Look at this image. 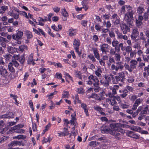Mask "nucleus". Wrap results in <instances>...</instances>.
<instances>
[{"mask_svg": "<svg viewBox=\"0 0 149 149\" xmlns=\"http://www.w3.org/2000/svg\"><path fill=\"white\" fill-rule=\"evenodd\" d=\"M123 126L120 123H111L110 125V127L111 129L107 128L102 130V133H109L110 134L115 136H118L120 134L119 132L122 133L124 134L125 131L121 128Z\"/></svg>", "mask_w": 149, "mask_h": 149, "instance_id": "obj_1", "label": "nucleus"}, {"mask_svg": "<svg viewBox=\"0 0 149 149\" xmlns=\"http://www.w3.org/2000/svg\"><path fill=\"white\" fill-rule=\"evenodd\" d=\"M125 7L127 12L125 14L124 20L130 26H132L133 22V15L134 14L135 11L133 9V7L130 5H126Z\"/></svg>", "mask_w": 149, "mask_h": 149, "instance_id": "obj_2", "label": "nucleus"}, {"mask_svg": "<svg viewBox=\"0 0 149 149\" xmlns=\"http://www.w3.org/2000/svg\"><path fill=\"white\" fill-rule=\"evenodd\" d=\"M81 45L80 40L78 38H75L73 41V46L76 52L77 53L78 55L80 56L81 54V52L79 51V47Z\"/></svg>", "mask_w": 149, "mask_h": 149, "instance_id": "obj_3", "label": "nucleus"}, {"mask_svg": "<svg viewBox=\"0 0 149 149\" xmlns=\"http://www.w3.org/2000/svg\"><path fill=\"white\" fill-rule=\"evenodd\" d=\"M132 26H130V25L127 23V24L124 23H122L120 24V27L123 33L124 34H127V32H130V27Z\"/></svg>", "mask_w": 149, "mask_h": 149, "instance_id": "obj_4", "label": "nucleus"}, {"mask_svg": "<svg viewBox=\"0 0 149 149\" xmlns=\"http://www.w3.org/2000/svg\"><path fill=\"white\" fill-rule=\"evenodd\" d=\"M88 80L87 81V84L89 85H91L92 84L94 85V84L99 82V80L95 76H93L92 75H90L88 77Z\"/></svg>", "mask_w": 149, "mask_h": 149, "instance_id": "obj_5", "label": "nucleus"}, {"mask_svg": "<svg viewBox=\"0 0 149 149\" xmlns=\"http://www.w3.org/2000/svg\"><path fill=\"white\" fill-rule=\"evenodd\" d=\"M139 34V32L137 28H135L133 29L132 31L131 34L130 36L131 39L133 40H136L135 41H136V39L138 36Z\"/></svg>", "mask_w": 149, "mask_h": 149, "instance_id": "obj_6", "label": "nucleus"}, {"mask_svg": "<svg viewBox=\"0 0 149 149\" xmlns=\"http://www.w3.org/2000/svg\"><path fill=\"white\" fill-rule=\"evenodd\" d=\"M119 86L117 85H114L113 87H111L110 89L112 91V93L110 92L108 93V96L109 97H111L113 96L114 95L117 93L116 91L119 88Z\"/></svg>", "mask_w": 149, "mask_h": 149, "instance_id": "obj_7", "label": "nucleus"}, {"mask_svg": "<svg viewBox=\"0 0 149 149\" xmlns=\"http://www.w3.org/2000/svg\"><path fill=\"white\" fill-rule=\"evenodd\" d=\"M143 99L141 98L137 99L132 106V109L134 111L135 110L138 106L143 102Z\"/></svg>", "mask_w": 149, "mask_h": 149, "instance_id": "obj_8", "label": "nucleus"}, {"mask_svg": "<svg viewBox=\"0 0 149 149\" xmlns=\"http://www.w3.org/2000/svg\"><path fill=\"white\" fill-rule=\"evenodd\" d=\"M8 145L10 147H14L17 146H24V143L22 142L13 141L9 143Z\"/></svg>", "mask_w": 149, "mask_h": 149, "instance_id": "obj_9", "label": "nucleus"}, {"mask_svg": "<svg viewBox=\"0 0 149 149\" xmlns=\"http://www.w3.org/2000/svg\"><path fill=\"white\" fill-rule=\"evenodd\" d=\"M23 33L21 31H18L16 34L12 35L13 38L16 40H17L22 38L23 36Z\"/></svg>", "mask_w": 149, "mask_h": 149, "instance_id": "obj_10", "label": "nucleus"}, {"mask_svg": "<svg viewBox=\"0 0 149 149\" xmlns=\"http://www.w3.org/2000/svg\"><path fill=\"white\" fill-rule=\"evenodd\" d=\"M14 113L12 112H9L8 113L6 114L2 115L0 117V118H14Z\"/></svg>", "mask_w": 149, "mask_h": 149, "instance_id": "obj_11", "label": "nucleus"}, {"mask_svg": "<svg viewBox=\"0 0 149 149\" xmlns=\"http://www.w3.org/2000/svg\"><path fill=\"white\" fill-rule=\"evenodd\" d=\"M15 58H17V60L20 63L22 64H23L24 63L25 61V58L24 57L22 56H19V55H14L13 56Z\"/></svg>", "mask_w": 149, "mask_h": 149, "instance_id": "obj_12", "label": "nucleus"}, {"mask_svg": "<svg viewBox=\"0 0 149 149\" xmlns=\"http://www.w3.org/2000/svg\"><path fill=\"white\" fill-rule=\"evenodd\" d=\"M108 45L105 43L103 44L100 45V50L103 54H106V52H107L106 50V49L108 48Z\"/></svg>", "mask_w": 149, "mask_h": 149, "instance_id": "obj_13", "label": "nucleus"}, {"mask_svg": "<svg viewBox=\"0 0 149 149\" xmlns=\"http://www.w3.org/2000/svg\"><path fill=\"white\" fill-rule=\"evenodd\" d=\"M118 38L121 40L124 39L125 40H127L128 39V37L127 36L125 35H123L122 33L117 32H116Z\"/></svg>", "mask_w": 149, "mask_h": 149, "instance_id": "obj_14", "label": "nucleus"}, {"mask_svg": "<svg viewBox=\"0 0 149 149\" xmlns=\"http://www.w3.org/2000/svg\"><path fill=\"white\" fill-rule=\"evenodd\" d=\"M92 50L93 52L95 58L98 60H100V56L98 50L95 48H93Z\"/></svg>", "mask_w": 149, "mask_h": 149, "instance_id": "obj_15", "label": "nucleus"}, {"mask_svg": "<svg viewBox=\"0 0 149 149\" xmlns=\"http://www.w3.org/2000/svg\"><path fill=\"white\" fill-rule=\"evenodd\" d=\"M110 98V99H106V101H110V102L109 104L113 106H114L115 105H116L117 104V102L116 101L115 99H114V98L113 97V96H112L111 97H109Z\"/></svg>", "mask_w": 149, "mask_h": 149, "instance_id": "obj_16", "label": "nucleus"}, {"mask_svg": "<svg viewBox=\"0 0 149 149\" xmlns=\"http://www.w3.org/2000/svg\"><path fill=\"white\" fill-rule=\"evenodd\" d=\"M0 72L1 74L4 76H6L8 74L6 70L3 69L2 66L0 67Z\"/></svg>", "mask_w": 149, "mask_h": 149, "instance_id": "obj_17", "label": "nucleus"}, {"mask_svg": "<svg viewBox=\"0 0 149 149\" xmlns=\"http://www.w3.org/2000/svg\"><path fill=\"white\" fill-rule=\"evenodd\" d=\"M93 87L94 91L96 92H99L101 89L99 86V82L94 84Z\"/></svg>", "mask_w": 149, "mask_h": 149, "instance_id": "obj_18", "label": "nucleus"}, {"mask_svg": "<svg viewBox=\"0 0 149 149\" xmlns=\"http://www.w3.org/2000/svg\"><path fill=\"white\" fill-rule=\"evenodd\" d=\"M4 127V122L3 120L0 121V133L3 134L6 131V128H3Z\"/></svg>", "mask_w": 149, "mask_h": 149, "instance_id": "obj_19", "label": "nucleus"}, {"mask_svg": "<svg viewBox=\"0 0 149 149\" xmlns=\"http://www.w3.org/2000/svg\"><path fill=\"white\" fill-rule=\"evenodd\" d=\"M7 49L8 52L11 54H13L17 50L16 48L11 46L8 47Z\"/></svg>", "mask_w": 149, "mask_h": 149, "instance_id": "obj_20", "label": "nucleus"}, {"mask_svg": "<svg viewBox=\"0 0 149 149\" xmlns=\"http://www.w3.org/2000/svg\"><path fill=\"white\" fill-rule=\"evenodd\" d=\"M128 92L127 89H124L122 90V93L120 94V96L122 98H125L127 95Z\"/></svg>", "mask_w": 149, "mask_h": 149, "instance_id": "obj_21", "label": "nucleus"}, {"mask_svg": "<svg viewBox=\"0 0 149 149\" xmlns=\"http://www.w3.org/2000/svg\"><path fill=\"white\" fill-rule=\"evenodd\" d=\"M108 56L106 55L103 56L101 59H100V60H99L100 64L101 65H105V61L108 60Z\"/></svg>", "mask_w": 149, "mask_h": 149, "instance_id": "obj_22", "label": "nucleus"}, {"mask_svg": "<svg viewBox=\"0 0 149 149\" xmlns=\"http://www.w3.org/2000/svg\"><path fill=\"white\" fill-rule=\"evenodd\" d=\"M81 107L84 109L85 113L87 116H89V114L88 113V109H87L86 105L84 103H81Z\"/></svg>", "mask_w": 149, "mask_h": 149, "instance_id": "obj_23", "label": "nucleus"}, {"mask_svg": "<svg viewBox=\"0 0 149 149\" xmlns=\"http://www.w3.org/2000/svg\"><path fill=\"white\" fill-rule=\"evenodd\" d=\"M67 32L69 36L71 37L73 36L76 34V32L73 29H70Z\"/></svg>", "mask_w": 149, "mask_h": 149, "instance_id": "obj_24", "label": "nucleus"}, {"mask_svg": "<svg viewBox=\"0 0 149 149\" xmlns=\"http://www.w3.org/2000/svg\"><path fill=\"white\" fill-rule=\"evenodd\" d=\"M28 64L29 65L32 64L33 65H34L35 64L33 59V56L31 54L30 55L29 57L28 60Z\"/></svg>", "mask_w": 149, "mask_h": 149, "instance_id": "obj_25", "label": "nucleus"}, {"mask_svg": "<svg viewBox=\"0 0 149 149\" xmlns=\"http://www.w3.org/2000/svg\"><path fill=\"white\" fill-rule=\"evenodd\" d=\"M136 25L139 28H141L143 26V24L141 21H140L137 19H136Z\"/></svg>", "mask_w": 149, "mask_h": 149, "instance_id": "obj_26", "label": "nucleus"}, {"mask_svg": "<svg viewBox=\"0 0 149 149\" xmlns=\"http://www.w3.org/2000/svg\"><path fill=\"white\" fill-rule=\"evenodd\" d=\"M143 18L145 21L148 20L149 19V9H148L146 12L144 14Z\"/></svg>", "mask_w": 149, "mask_h": 149, "instance_id": "obj_27", "label": "nucleus"}, {"mask_svg": "<svg viewBox=\"0 0 149 149\" xmlns=\"http://www.w3.org/2000/svg\"><path fill=\"white\" fill-rule=\"evenodd\" d=\"M115 60L117 62L116 64H117L119 63V61H120L121 56L119 54H116L115 56Z\"/></svg>", "mask_w": 149, "mask_h": 149, "instance_id": "obj_28", "label": "nucleus"}, {"mask_svg": "<svg viewBox=\"0 0 149 149\" xmlns=\"http://www.w3.org/2000/svg\"><path fill=\"white\" fill-rule=\"evenodd\" d=\"M100 82L101 84H103L104 86L107 87L109 85V81L106 80L105 79L104 80H101Z\"/></svg>", "mask_w": 149, "mask_h": 149, "instance_id": "obj_29", "label": "nucleus"}, {"mask_svg": "<svg viewBox=\"0 0 149 149\" xmlns=\"http://www.w3.org/2000/svg\"><path fill=\"white\" fill-rule=\"evenodd\" d=\"M64 134L65 135V136H66L68 135H69V137L70 138L72 135L71 134L69 133L68 129L66 128H64V130H63Z\"/></svg>", "mask_w": 149, "mask_h": 149, "instance_id": "obj_30", "label": "nucleus"}, {"mask_svg": "<svg viewBox=\"0 0 149 149\" xmlns=\"http://www.w3.org/2000/svg\"><path fill=\"white\" fill-rule=\"evenodd\" d=\"M75 75L76 77L81 79H82V77L84 76V75H81L80 72L78 71H75Z\"/></svg>", "mask_w": 149, "mask_h": 149, "instance_id": "obj_31", "label": "nucleus"}, {"mask_svg": "<svg viewBox=\"0 0 149 149\" xmlns=\"http://www.w3.org/2000/svg\"><path fill=\"white\" fill-rule=\"evenodd\" d=\"M61 14L63 16L65 17H68V15L66 10L65 9H62L61 10Z\"/></svg>", "mask_w": 149, "mask_h": 149, "instance_id": "obj_32", "label": "nucleus"}, {"mask_svg": "<svg viewBox=\"0 0 149 149\" xmlns=\"http://www.w3.org/2000/svg\"><path fill=\"white\" fill-rule=\"evenodd\" d=\"M111 18L112 19V21H114L118 19H119L120 18L118 17V15L117 14L114 13L112 15Z\"/></svg>", "mask_w": 149, "mask_h": 149, "instance_id": "obj_33", "label": "nucleus"}, {"mask_svg": "<svg viewBox=\"0 0 149 149\" xmlns=\"http://www.w3.org/2000/svg\"><path fill=\"white\" fill-rule=\"evenodd\" d=\"M24 125L22 124H19L17 125L14 126L11 129L12 130H15L17 129H20L24 127Z\"/></svg>", "mask_w": 149, "mask_h": 149, "instance_id": "obj_34", "label": "nucleus"}, {"mask_svg": "<svg viewBox=\"0 0 149 149\" xmlns=\"http://www.w3.org/2000/svg\"><path fill=\"white\" fill-rule=\"evenodd\" d=\"M126 5L125 6H122L120 9V13L121 15L125 13L126 12Z\"/></svg>", "mask_w": 149, "mask_h": 149, "instance_id": "obj_35", "label": "nucleus"}, {"mask_svg": "<svg viewBox=\"0 0 149 149\" xmlns=\"http://www.w3.org/2000/svg\"><path fill=\"white\" fill-rule=\"evenodd\" d=\"M137 13L140 14L143 13L144 11V9L142 7L139 6L137 8Z\"/></svg>", "mask_w": 149, "mask_h": 149, "instance_id": "obj_36", "label": "nucleus"}, {"mask_svg": "<svg viewBox=\"0 0 149 149\" xmlns=\"http://www.w3.org/2000/svg\"><path fill=\"white\" fill-rule=\"evenodd\" d=\"M26 33L28 39H30L32 37L33 35L31 32L27 31H26Z\"/></svg>", "mask_w": 149, "mask_h": 149, "instance_id": "obj_37", "label": "nucleus"}, {"mask_svg": "<svg viewBox=\"0 0 149 149\" xmlns=\"http://www.w3.org/2000/svg\"><path fill=\"white\" fill-rule=\"evenodd\" d=\"M112 76H113V75L111 74H110L109 75L105 74L104 75V78L106 80H108V81H109V82L111 80H112Z\"/></svg>", "mask_w": 149, "mask_h": 149, "instance_id": "obj_38", "label": "nucleus"}, {"mask_svg": "<svg viewBox=\"0 0 149 149\" xmlns=\"http://www.w3.org/2000/svg\"><path fill=\"white\" fill-rule=\"evenodd\" d=\"M7 8L8 7L7 6H1L0 9V13L3 14L4 13Z\"/></svg>", "mask_w": 149, "mask_h": 149, "instance_id": "obj_39", "label": "nucleus"}, {"mask_svg": "<svg viewBox=\"0 0 149 149\" xmlns=\"http://www.w3.org/2000/svg\"><path fill=\"white\" fill-rule=\"evenodd\" d=\"M9 63L11 65H19L18 63L15 59H12V61L10 62Z\"/></svg>", "mask_w": 149, "mask_h": 149, "instance_id": "obj_40", "label": "nucleus"}, {"mask_svg": "<svg viewBox=\"0 0 149 149\" xmlns=\"http://www.w3.org/2000/svg\"><path fill=\"white\" fill-rule=\"evenodd\" d=\"M109 63H108V65H114V64H116L113 58H110L109 60Z\"/></svg>", "mask_w": 149, "mask_h": 149, "instance_id": "obj_41", "label": "nucleus"}, {"mask_svg": "<svg viewBox=\"0 0 149 149\" xmlns=\"http://www.w3.org/2000/svg\"><path fill=\"white\" fill-rule=\"evenodd\" d=\"M93 108L95 110L98 111L100 113L103 110V109L99 106H94Z\"/></svg>", "mask_w": 149, "mask_h": 149, "instance_id": "obj_42", "label": "nucleus"}, {"mask_svg": "<svg viewBox=\"0 0 149 149\" xmlns=\"http://www.w3.org/2000/svg\"><path fill=\"white\" fill-rule=\"evenodd\" d=\"M27 47L25 45H21L19 46L18 50L21 52H23L25 49H27Z\"/></svg>", "mask_w": 149, "mask_h": 149, "instance_id": "obj_43", "label": "nucleus"}, {"mask_svg": "<svg viewBox=\"0 0 149 149\" xmlns=\"http://www.w3.org/2000/svg\"><path fill=\"white\" fill-rule=\"evenodd\" d=\"M133 47L135 49H140L141 48L140 43L139 42H136L134 45Z\"/></svg>", "mask_w": 149, "mask_h": 149, "instance_id": "obj_44", "label": "nucleus"}, {"mask_svg": "<svg viewBox=\"0 0 149 149\" xmlns=\"http://www.w3.org/2000/svg\"><path fill=\"white\" fill-rule=\"evenodd\" d=\"M122 45H123V43H120L118 46V45L115 47V51L118 52H119L120 51V48L121 47H122Z\"/></svg>", "mask_w": 149, "mask_h": 149, "instance_id": "obj_45", "label": "nucleus"}, {"mask_svg": "<svg viewBox=\"0 0 149 149\" xmlns=\"http://www.w3.org/2000/svg\"><path fill=\"white\" fill-rule=\"evenodd\" d=\"M26 137L25 136L22 135H19L16 136H14L13 137V139H24L26 138Z\"/></svg>", "mask_w": 149, "mask_h": 149, "instance_id": "obj_46", "label": "nucleus"}, {"mask_svg": "<svg viewBox=\"0 0 149 149\" xmlns=\"http://www.w3.org/2000/svg\"><path fill=\"white\" fill-rule=\"evenodd\" d=\"M140 38L141 40L144 41H145L146 40V38H145V36L142 32H140Z\"/></svg>", "mask_w": 149, "mask_h": 149, "instance_id": "obj_47", "label": "nucleus"}, {"mask_svg": "<svg viewBox=\"0 0 149 149\" xmlns=\"http://www.w3.org/2000/svg\"><path fill=\"white\" fill-rule=\"evenodd\" d=\"M14 131L15 132L19 133H24L25 131L23 129H17L15 130H12Z\"/></svg>", "mask_w": 149, "mask_h": 149, "instance_id": "obj_48", "label": "nucleus"}, {"mask_svg": "<svg viewBox=\"0 0 149 149\" xmlns=\"http://www.w3.org/2000/svg\"><path fill=\"white\" fill-rule=\"evenodd\" d=\"M113 24L114 25L117 26H118L119 25L120 26V24H120V19H118L114 21Z\"/></svg>", "mask_w": 149, "mask_h": 149, "instance_id": "obj_49", "label": "nucleus"}, {"mask_svg": "<svg viewBox=\"0 0 149 149\" xmlns=\"http://www.w3.org/2000/svg\"><path fill=\"white\" fill-rule=\"evenodd\" d=\"M63 95V97L65 98H68L69 95V92L68 91H64Z\"/></svg>", "mask_w": 149, "mask_h": 149, "instance_id": "obj_50", "label": "nucleus"}, {"mask_svg": "<svg viewBox=\"0 0 149 149\" xmlns=\"http://www.w3.org/2000/svg\"><path fill=\"white\" fill-rule=\"evenodd\" d=\"M132 129L136 131L139 132L141 130V128L139 127L134 126L132 128Z\"/></svg>", "mask_w": 149, "mask_h": 149, "instance_id": "obj_51", "label": "nucleus"}, {"mask_svg": "<svg viewBox=\"0 0 149 149\" xmlns=\"http://www.w3.org/2000/svg\"><path fill=\"white\" fill-rule=\"evenodd\" d=\"M3 57L7 60H9L12 58V56L9 54L4 55L3 56Z\"/></svg>", "mask_w": 149, "mask_h": 149, "instance_id": "obj_52", "label": "nucleus"}, {"mask_svg": "<svg viewBox=\"0 0 149 149\" xmlns=\"http://www.w3.org/2000/svg\"><path fill=\"white\" fill-rule=\"evenodd\" d=\"M126 2L124 0H119L118 1V4L120 6H125V5Z\"/></svg>", "mask_w": 149, "mask_h": 149, "instance_id": "obj_53", "label": "nucleus"}, {"mask_svg": "<svg viewBox=\"0 0 149 149\" xmlns=\"http://www.w3.org/2000/svg\"><path fill=\"white\" fill-rule=\"evenodd\" d=\"M97 97H98V95L95 93H93L91 95L89 96L88 97L89 99L92 98L97 99Z\"/></svg>", "mask_w": 149, "mask_h": 149, "instance_id": "obj_54", "label": "nucleus"}, {"mask_svg": "<svg viewBox=\"0 0 149 149\" xmlns=\"http://www.w3.org/2000/svg\"><path fill=\"white\" fill-rule=\"evenodd\" d=\"M125 51L128 53L129 54L132 51V48L130 46H127L126 47Z\"/></svg>", "mask_w": 149, "mask_h": 149, "instance_id": "obj_55", "label": "nucleus"}, {"mask_svg": "<svg viewBox=\"0 0 149 149\" xmlns=\"http://www.w3.org/2000/svg\"><path fill=\"white\" fill-rule=\"evenodd\" d=\"M77 92L79 94H83L84 93L83 88L82 87L78 88L77 89Z\"/></svg>", "mask_w": 149, "mask_h": 149, "instance_id": "obj_56", "label": "nucleus"}, {"mask_svg": "<svg viewBox=\"0 0 149 149\" xmlns=\"http://www.w3.org/2000/svg\"><path fill=\"white\" fill-rule=\"evenodd\" d=\"M137 97L136 95H132L130 96L129 98L131 101L133 102L137 99Z\"/></svg>", "mask_w": 149, "mask_h": 149, "instance_id": "obj_57", "label": "nucleus"}, {"mask_svg": "<svg viewBox=\"0 0 149 149\" xmlns=\"http://www.w3.org/2000/svg\"><path fill=\"white\" fill-rule=\"evenodd\" d=\"M88 57V58L91 60L92 62H94L95 61V59L92 54H90L89 55Z\"/></svg>", "mask_w": 149, "mask_h": 149, "instance_id": "obj_58", "label": "nucleus"}, {"mask_svg": "<svg viewBox=\"0 0 149 149\" xmlns=\"http://www.w3.org/2000/svg\"><path fill=\"white\" fill-rule=\"evenodd\" d=\"M112 81L113 84H117L118 83L116 76L113 75L112 76Z\"/></svg>", "mask_w": 149, "mask_h": 149, "instance_id": "obj_59", "label": "nucleus"}, {"mask_svg": "<svg viewBox=\"0 0 149 149\" xmlns=\"http://www.w3.org/2000/svg\"><path fill=\"white\" fill-rule=\"evenodd\" d=\"M129 136L135 139H138L139 138V136L137 135L132 132L130 133Z\"/></svg>", "mask_w": 149, "mask_h": 149, "instance_id": "obj_60", "label": "nucleus"}, {"mask_svg": "<svg viewBox=\"0 0 149 149\" xmlns=\"http://www.w3.org/2000/svg\"><path fill=\"white\" fill-rule=\"evenodd\" d=\"M121 107L123 109H127L129 107V105L128 104L121 103L120 104Z\"/></svg>", "mask_w": 149, "mask_h": 149, "instance_id": "obj_61", "label": "nucleus"}, {"mask_svg": "<svg viewBox=\"0 0 149 149\" xmlns=\"http://www.w3.org/2000/svg\"><path fill=\"white\" fill-rule=\"evenodd\" d=\"M135 66H126L125 68L127 69L128 70L130 71H132L134 68H135L134 67Z\"/></svg>", "mask_w": 149, "mask_h": 149, "instance_id": "obj_62", "label": "nucleus"}, {"mask_svg": "<svg viewBox=\"0 0 149 149\" xmlns=\"http://www.w3.org/2000/svg\"><path fill=\"white\" fill-rule=\"evenodd\" d=\"M119 76L120 77V78L123 79V81L124 79H125V75L124 72H122L119 73Z\"/></svg>", "mask_w": 149, "mask_h": 149, "instance_id": "obj_63", "label": "nucleus"}, {"mask_svg": "<svg viewBox=\"0 0 149 149\" xmlns=\"http://www.w3.org/2000/svg\"><path fill=\"white\" fill-rule=\"evenodd\" d=\"M87 21L86 20H82L81 24L84 27H86L87 26Z\"/></svg>", "mask_w": 149, "mask_h": 149, "instance_id": "obj_64", "label": "nucleus"}]
</instances>
